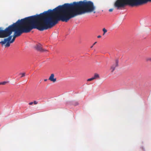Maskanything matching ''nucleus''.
<instances>
[{
  "label": "nucleus",
  "mask_w": 151,
  "mask_h": 151,
  "mask_svg": "<svg viewBox=\"0 0 151 151\" xmlns=\"http://www.w3.org/2000/svg\"><path fill=\"white\" fill-rule=\"evenodd\" d=\"M20 74L22 75V76H21V77H22L25 76V73H23L22 74Z\"/></svg>",
  "instance_id": "obj_11"
},
{
  "label": "nucleus",
  "mask_w": 151,
  "mask_h": 151,
  "mask_svg": "<svg viewBox=\"0 0 151 151\" xmlns=\"http://www.w3.org/2000/svg\"><path fill=\"white\" fill-rule=\"evenodd\" d=\"M35 49L41 52L47 51V50L43 49L42 45L39 43L36 45L34 47Z\"/></svg>",
  "instance_id": "obj_4"
},
{
  "label": "nucleus",
  "mask_w": 151,
  "mask_h": 151,
  "mask_svg": "<svg viewBox=\"0 0 151 151\" xmlns=\"http://www.w3.org/2000/svg\"><path fill=\"white\" fill-rule=\"evenodd\" d=\"M47 81V79H44V81Z\"/></svg>",
  "instance_id": "obj_18"
},
{
  "label": "nucleus",
  "mask_w": 151,
  "mask_h": 151,
  "mask_svg": "<svg viewBox=\"0 0 151 151\" xmlns=\"http://www.w3.org/2000/svg\"><path fill=\"white\" fill-rule=\"evenodd\" d=\"M49 80L54 83L56 81V78H54V75L53 73L51 74L49 78Z\"/></svg>",
  "instance_id": "obj_6"
},
{
  "label": "nucleus",
  "mask_w": 151,
  "mask_h": 151,
  "mask_svg": "<svg viewBox=\"0 0 151 151\" xmlns=\"http://www.w3.org/2000/svg\"><path fill=\"white\" fill-rule=\"evenodd\" d=\"M97 43V42H95L93 44V45H94L96 43Z\"/></svg>",
  "instance_id": "obj_17"
},
{
  "label": "nucleus",
  "mask_w": 151,
  "mask_h": 151,
  "mask_svg": "<svg viewBox=\"0 0 151 151\" xmlns=\"http://www.w3.org/2000/svg\"><path fill=\"white\" fill-rule=\"evenodd\" d=\"M33 104V102H31L29 103V104L30 105H32Z\"/></svg>",
  "instance_id": "obj_15"
},
{
  "label": "nucleus",
  "mask_w": 151,
  "mask_h": 151,
  "mask_svg": "<svg viewBox=\"0 0 151 151\" xmlns=\"http://www.w3.org/2000/svg\"><path fill=\"white\" fill-rule=\"evenodd\" d=\"M103 31L104 32L103 33V35H104L107 32V30L105 28L103 29Z\"/></svg>",
  "instance_id": "obj_9"
},
{
  "label": "nucleus",
  "mask_w": 151,
  "mask_h": 151,
  "mask_svg": "<svg viewBox=\"0 0 151 151\" xmlns=\"http://www.w3.org/2000/svg\"><path fill=\"white\" fill-rule=\"evenodd\" d=\"M33 103H34L35 104H37V102L36 101H34Z\"/></svg>",
  "instance_id": "obj_14"
},
{
  "label": "nucleus",
  "mask_w": 151,
  "mask_h": 151,
  "mask_svg": "<svg viewBox=\"0 0 151 151\" xmlns=\"http://www.w3.org/2000/svg\"><path fill=\"white\" fill-rule=\"evenodd\" d=\"M0 85H1V82H0Z\"/></svg>",
  "instance_id": "obj_20"
},
{
  "label": "nucleus",
  "mask_w": 151,
  "mask_h": 151,
  "mask_svg": "<svg viewBox=\"0 0 151 151\" xmlns=\"http://www.w3.org/2000/svg\"><path fill=\"white\" fill-rule=\"evenodd\" d=\"M6 83H7V82H6V81H4V82H1V85H5Z\"/></svg>",
  "instance_id": "obj_12"
},
{
  "label": "nucleus",
  "mask_w": 151,
  "mask_h": 151,
  "mask_svg": "<svg viewBox=\"0 0 151 151\" xmlns=\"http://www.w3.org/2000/svg\"><path fill=\"white\" fill-rule=\"evenodd\" d=\"M95 9L93 2L90 1L74 2L60 5L52 10L46 11L52 27L58 21L67 22L70 19L78 15L91 12Z\"/></svg>",
  "instance_id": "obj_2"
},
{
  "label": "nucleus",
  "mask_w": 151,
  "mask_h": 151,
  "mask_svg": "<svg viewBox=\"0 0 151 151\" xmlns=\"http://www.w3.org/2000/svg\"><path fill=\"white\" fill-rule=\"evenodd\" d=\"M113 11V9H110L109 10V12H112Z\"/></svg>",
  "instance_id": "obj_13"
},
{
  "label": "nucleus",
  "mask_w": 151,
  "mask_h": 151,
  "mask_svg": "<svg viewBox=\"0 0 151 151\" xmlns=\"http://www.w3.org/2000/svg\"><path fill=\"white\" fill-rule=\"evenodd\" d=\"M151 0H119V9L127 5L137 6L147 3Z\"/></svg>",
  "instance_id": "obj_3"
},
{
  "label": "nucleus",
  "mask_w": 151,
  "mask_h": 151,
  "mask_svg": "<svg viewBox=\"0 0 151 151\" xmlns=\"http://www.w3.org/2000/svg\"><path fill=\"white\" fill-rule=\"evenodd\" d=\"M119 61L118 60L116 59L114 63L111 66L110 70L111 72H113L115 69L116 67L118 66Z\"/></svg>",
  "instance_id": "obj_5"
},
{
  "label": "nucleus",
  "mask_w": 151,
  "mask_h": 151,
  "mask_svg": "<svg viewBox=\"0 0 151 151\" xmlns=\"http://www.w3.org/2000/svg\"><path fill=\"white\" fill-rule=\"evenodd\" d=\"M47 12H44L40 14L27 17L9 26L4 30L0 28V43L5 47H9L16 37L23 33H28L33 29L42 31L52 27Z\"/></svg>",
  "instance_id": "obj_1"
},
{
  "label": "nucleus",
  "mask_w": 151,
  "mask_h": 151,
  "mask_svg": "<svg viewBox=\"0 0 151 151\" xmlns=\"http://www.w3.org/2000/svg\"><path fill=\"white\" fill-rule=\"evenodd\" d=\"M101 37V35H99V36H97V37L98 38H100Z\"/></svg>",
  "instance_id": "obj_16"
},
{
  "label": "nucleus",
  "mask_w": 151,
  "mask_h": 151,
  "mask_svg": "<svg viewBox=\"0 0 151 151\" xmlns=\"http://www.w3.org/2000/svg\"><path fill=\"white\" fill-rule=\"evenodd\" d=\"M145 60L147 62L150 61L151 62V57L146 58L145 59Z\"/></svg>",
  "instance_id": "obj_8"
},
{
  "label": "nucleus",
  "mask_w": 151,
  "mask_h": 151,
  "mask_svg": "<svg viewBox=\"0 0 151 151\" xmlns=\"http://www.w3.org/2000/svg\"><path fill=\"white\" fill-rule=\"evenodd\" d=\"M93 80H94L93 79L92 77V78H89V79H88L87 80V81H93Z\"/></svg>",
  "instance_id": "obj_10"
},
{
  "label": "nucleus",
  "mask_w": 151,
  "mask_h": 151,
  "mask_svg": "<svg viewBox=\"0 0 151 151\" xmlns=\"http://www.w3.org/2000/svg\"><path fill=\"white\" fill-rule=\"evenodd\" d=\"M94 80L97 79L99 78V75L97 73L94 74V76L92 77Z\"/></svg>",
  "instance_id": "obj_7"
},
{
  "label": "nucleus",
  "mask_w": 151,
  "mask_h": 151,
  "mask_svg": "<svg viewBox=\"0 0 151 151\" xmlns=\"http://www.w3.org/2000/svg\"><path fill=\"white\" fill-rule=\"evenodd\" d=\"M93 45L91 47V48H92V47H93Z\"/></svg>",
  "instance_id": "obj_19"
}]
</instances>
